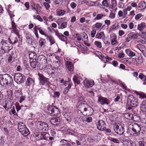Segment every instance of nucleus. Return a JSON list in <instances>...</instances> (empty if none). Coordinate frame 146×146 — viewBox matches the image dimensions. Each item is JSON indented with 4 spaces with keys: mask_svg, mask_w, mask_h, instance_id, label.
I'll return each instance as SVG.
<instances>
[{
    "mask_svg": "<svg viewBox=\"0 0 146 146\" xmlns=\"http://www.w3.org/2000/svg\"><path fill=\"white\" fill-rule=\"evenodd\" d=\"M79 110L83 115L85 116H89L92 115L94 112L93 108L90 106H87L85 104H80L79 106Z\"/></svg>",
    "mask_w": 146,
    "mask_h": 146,
    "instance_id": "1",
    "label": "nucleus"
},
{
    "mask_svg": "<svg viewBox=\"0 0 146 146\" xmlns=\"http://www.w3.org/2000/svg\"><path fill=\"white\" fill-rule=\"evenodd\" d=\"M13 79L10 75L5 74H0V84L2 86L12 84Z\"/></svg>",
    "mask_w": 146,
    "mask_h": 146,
    "instance_id": "2",
    "label": "nucleus"
},
{
    "mask_svg": "<svg viewBox=\"0 0 146 146\" xmlns=\"http://www.w3.org/2000/svg\"><path fill=\"white\" fill-rule=\"evenodd\" d=\"M2 44L0 50V52L1 54H3L5 53H8L12 48H11L10 44L8 42L5 40L3 39L1 42Z\"/></svg>",
    "mask_w": 146,
    "mask_h": 146,
    "instance_id": "3",
    "label": "nucleus"
},
{
    "mask_svg": "<svg viewBox=\"0 0 146 146\" xmlns=\"http://www.w3.org/2000/svg\"><path fill=\"white\" fill-rule=\"evenodd\" d=\"M39 84L40 85L45 86L46 88H49L51 84L49 81V79L46 78L43 74L38 73Z\"/></svg>",
    "mask_w": 146,
    "mask_h": 146,
    "instance_id": "4",
    "label": "nucleus"
},
{
    "mask_svg": "<svg viewBox=\"0 0 146 146\" xmlns=\"http://www.w3.org/2000/svg\"><path fill=\"white\" fill-rule=\"evenodd\" d=\"M17 126L18 131L24 136H27L29 134V130L23 122L19 123Z\"/></svg>",
    "mask_w": 146,
    "mask_h": 146,
    "instance_id": "5",
    "label": "nucleus"
},
{
    "mask_svg": "<svg viewBox=\"0 0 146 146\" xmlns=\"http://www.w3.org/2000/svg\"><path fill=\"white\" fill-rule=\"evenodd\" d=\"M131 127L130 128L131 129L132 133L133 136H137L140 135V132L141 130L140 125L136 123H132Z\"/></svg>",
    "mask_w": 146,
    "mask_h": 146,
    "instance_id": "6",
    "label": "nucleus"
},
{
    "mask_svg": "<svg viewBox=\"0 0 146 146\" xmlns=\"http://www.w3.org/2000/svg\"><path fill=\"white\" fill-rule=\"evenodd\" d=\"M127 102L129 105L132 107H136L138 104L137 100L133 95H129L128 96Z\"/></svg>",
    "mask_w": 146,
    "mask_h": 146,
    "instance_id": "7",
    "label": "nucleus"
},
{
    "mask_svg": "<svg viewBox=\"0 0 146 146\" xmlns=\"http://www.w3.org/2000/svg\"><path fill=\"white\" fill-rule=\"evenodd\" d=\"M14 78L15 81L18 84L23 83L25 80V76L21 73L15 74Z\"/></svg>",
    "mask_w": 146,
    "mask_h": 146,
    "instance_id": "8",
    "label": "nucleus"
},
{
    "mask_svg": "<svg viewBox=\"0 0 146 146\" xmlns=\"http://www.w3.org/2000/svg\"><path fill=\"white\" fill-rule=\"evenodd\" d=\"M47 112L48 115H55L57 114L58 112V109L54 106H49L47 107Z\"/></svg>",
    "mask_w": 146,
    "mask_h": 146,
    "instance_id": "9",
    "label": "nucleus"
},
{
    "mask_svg": "<svg viewBox=\"0 0 146 146\" xmlns=\"http://www.w3.org/2000/svg\"><path fill=\"white\" fill-rule=\"evenodd\" d=\"M113 129L115 133L120 135H122L125 131V129L123 127L116 124L114 125Z\"/></svg>",
    "mask_w": 146,
    "mask_h": 146,
    "instance_id": "10",
    "label": "nucleus"
},
{
    "mask_svg": "<svg viewBox=\"0 0 146 146\" xmlns=\"http://www.w3.org/2000/svg\"><path fill=\"white\" fill-rule=\"evenodd\" d=\"M125 38L124 40L125 42L127 43L129 42L132 39H135L137 38V35L135 34L133 32H131L127 35H125L124 36Z\"/></svg>",
    "mask_w": 146,
    "mask_h": 146,
    "instance_id": "11",
    "label": "nucleus"
},
{
    "mask_svg": "<svg viewBox=\"0 0 146 146\" xmlns=\"http://www.w3.org/2000/svg\"><path fill=\"white\" fill-rule=\"evenodd\" d=\"M96 125L97 128L100 130L102 131L106 129V125L103 120L98 121L96 123Z\"/></svg>",
    "mask_w": 146,
    "mask_h": 146,
    "instance_id": "12",
    "label": "nucleus"
},
{
    "mask_svg": "<svg viewBox=\"0 0 146 146\" xmlns=\"http://www.w3.org/2000/svg\"><path fill=\"white\" fill-rule=\"evenodd\" d=\"M39 128L41 130L46 131L48 130V124L44 122L39 121L38 123Z\"/></svg>",
    "mask_w": 146,
    "mask_h": 146,
    "instance_id": "13",
    "label": "nucleus"
},
{
    "mask_svg": "<svg viewBox=\"0 0 146 146\" xmlns=\"http://www.w3.org/2000/svg\"><path fill=\"white\" fill-rule=\"evenodd\" d=\"M94 84L93 80H90L87 79L84 80L83 82V85L86 88L92 87Z\"/></svg>",
    "mask_w": 146,
    "mask_h": 146,
    "instance_id": "14",
    "label": "nucleus"
},
{
    "mask_svg": "<svg viewBox=\"0 0 146 146\" xmlns=\"http://www.w3.org/2000/svg\"><path fill=\"white\" fill-rule=\"evenodd\" d=\"M65 68L68 71L72 72L74 70V65L70 61H67L65 63Z\"/></svg>",
    "mask_w": 146,
    "mask_h": 146,
    "instance_id": "15",
    "label": "nucleus"
},
{
    "mask_svg": "<svg viewBox=\"0 0 146 146\" xmlns=\"http://www.w3.org/2000/svg\"><path fill=\"white\" fill-rule=\"evenodd\" d=\"M98 101L102 105H108L110 103V100L108 99L103 97H99Z\"/></svg>",
    "mask_w": 146,
    "mask_h": 146,
    "instance_id": "16",
    "label": "nucleus"
},
{
    "mask_svg": "<svg viewBox=\"0 0 146 146\" xmlns=\"http://www.w3.org/2000/svg\"><path fill=\"white\" fill-rule=\"evenodd\" d=\"M49 136V134L46 132H42L38 135V137L39 139L46 140Z\"/></svg>",
    "mask_w": 146,
    "mask_h": 146,
    "instance_id": "17",
    "label": "nucleus"
},
{
    "mask_svg": "<svg viewBox=\"0 0 146 146\" xmlns=\"http://www.w3.org/2000/svg\"><path fill=\"white\" fill-rule=\"evenodd\" d=\"M60 121V118L58 117H53L50 120L51 123L53 125H59Z\"/></svg>",
    "mask_w": 146,
    "mask_h": 146,
    "instance_id": "18",
    "label": "nucleus"
},
{
    "mask_svg": "<svg viewBox=\"0 0 146 146\" xmlns=\"http://www.w3.org/2000/svg\"><path fill=\"white\" fill-rule=\"evenodd\" d=\"M137 48L139 49L144 56H146V48L145 46L141 44H138L137 45Z\"/></svg>",
    "mask_w": 146,
    "mask_h": 146,
    "instance_id": "19",
    "label": "nucleus"
},
{
    "mask_svg": "<svg viewBox=\"0 0 146 146\" xmlns=\"http://www.w3.org/2000/svg\"><path fill=\"white\" fill-rule=\"evenodd\" d=\"M35 79H33L31 78H28L25 82V85L27 86H30L33 85L35 84Z\"/></svg>",
    "mask_w": 146,
    "mask_h": 146,
    "instance_id": "20",
    "label": "nucleus"
},
{
    "mask_svg": "<svg viewBox=\"0 0 146 146\" xmlns=\"http://www.w3.org/2000/svg\"><path fill=\"white\" fill-rule=\"evenodd\" d=\"M117 36L115 34H113L111 35L110 39L112 45H114L117 43Z\"/></svg>",
    "mask_w": 146,
    "mask_h": 146,
    "instance_id": "21",
    "label": "nucleus"
},
{
    "mask_svg": "<svg viewBox=\"0 0 146 146\" xmlns=\"http://www.w3.org/2000/svg\"><path fill=\"white\" fill-rule=\"evenodd\" d=\"M72 113L71 112H68L66 113L64 115V116L67 121L71 122L72 120Z\"/></svg>",
    "mask_w": 146,
    "mask_h": 146,
    "instance_id": "22",
    "label": "nucleus"
},
{
    "mask_svg": "<svg viewBox=\"0 0 146 146\" xmlns=\"http://www.w3.org/2000/svg\"><path fill=\"white\" fill-rule=\"evenodd\" d=\"M137 95L139 96V98L141 99V100H146V95L144 94V93H139L137 91H135L134 92Z\"/></svg>",
    "mask_w": 146,
    "mask_h": 146,
    "instance_id": "23",
    "label": "nucleus"
},
{
    "mask_svg": "<svg viewBox=\"0 0 146 146\" xmlns=\"http://www.w3.org/2000/svg\"><path fill=\"white\" fill-rule=\"evenodd\" d=\"M105 35L103 31L98 32L95 36L96 38L98 39H103L105 38Z\"/></svg>",
    "mask_w": 146,
    "mask_h": 146,
    "instance_id": "24",
    "label": "nucleus"
},
{
    "mask_svg": "<svg viewBox=\"0 0 146 146\" xmlns=\"http://www.w3.org/2000/svg\"><path fill=\"white\" fill-rule=\"evenodd\" d=\"M46 36V39L47 40H49L50 43V45H52L55 43V41L54 38L50 35L48 34Z\"/></svg>",
    "mask_w": 146,
    "mask_h": 146,
    "instance_id": "25",
    "label": "nucleus"
},
{
    "mask_svg": "<svg viewBox=\"0 0 146 146\" xmlns=\"http://www.w3.org/2000/svg\"><path fill=\"white\" fill-rule=\"evenodd\" d=\"M46 43V40L44 39L41 37L40 38L38 41V44L40 46L44 48V47L45 46Z\"/></svg>",
    "mask_w": 146,
    "mask_h": 146,
    "instance_id": "26",
    "label": "nucleus"
},
{
    "mask_svg": "<svg viewBox=\"0 0 146 146\" xmlns=\"http://www.w3.org/2000/svg\"><path fill=\"white\" fill-rule=\"evenodd\" d=\"M56 35L58 36L59 38L64 42H66L67 40V38L66 36L62 35L61 33H56Z\"/></svg>",
    "mask_w": 146,
    "mask_h": 146,
    "instance_id": "27",
    "label": "nucleus"
},
{
    "mask_svg": "<svg viewBox=\"0 0 146 146\" xmlns=\"http://www.w3.org/2000/svg\"><path fill=\"white\" fill-rule=\"evenodd\" d=\"M140 109L143 112L146 111V100H142Z\"/></svg>",
    "mask_w": 146,
    "mask_h": 146,
    "instance_id": "28",
    "label": "nucleus"
},
{
    "mask_svg": "<svg viewBox=\"0 0 146 146\" xmlns=\"http://www.w3.org/2000/svg\"><path fill=\"white\" fill-rule=\"evenodd\" d=\"M7 97L8 100L12 101L13 99L12 95L13 92L10 90H7Z\"/></svg>",
    "mask_w": 146,
    "mask_h": 146,
    "instance_id": "29",
    "label": "nucleus"
},
{
    "mask_svg": "<svg viewBox=\"0 0 146 146\" xmlns=\"http://www.w3.org/2000/svg\"><path fill=\"white\" fill-rule=\"evenodd\" d=\"M31 6L33 9H34L37 11H39L40 10V5L38 4H35L33 3H31Z\"/></svg>",
    "mask_w": 146,
    "mask_h": 146,
    "instance_id": "30",
    "label": "nucleus"
},
{
    "mask_svg": "<svg viewBox=\"0 0 146 146\" xmlns=\"http://www.w3.org/2000/svg\"><path fill=\"white\" fill-rule=\"evenodd\" d=\"M139 78L141 80H143L144 82L143 83V84L144 85H146V76L144 75L142 73H140L138 76Z\"/></svg>",
    "mask_w": 146,
    "mask_h": 146,
    "instance_id": "31",
    "label": "nucleus"
},
{
    "mask_svg": "<svg viewBox=\"0 0 146 146\" xmlns=\"http://www.w3.org/2000/svg\"><path fill=\"white\" fill-rule=\"evenodd\" d=\"M29 57L30 60H36L37 58L36 54L34 52H30L29 54Z\"/></svg>",
    "mask_w": 146,
    "mask_h": 146,
    "instance_id": "32",
    "label": "nucleus"
},
{
    "mask_svg": "<svg viewBox=\"0 0 146 146\" xmlns=\"http://www.w3.org/2000/svg\"><path fill=\"white\" fill-rule=\"evenodd\" d=\"M80 77L76 76H74L73 78V80L74 81V82L75 84L77 83V84H80Z\"/></svg>",
    "mask_w": 146,
    "mask_h": 146,
    "instance_id": "33",
    "label": "nucleus"
},
{
    "mask_svg": "<svg viewBox=\"0 0 146 146\" xmlns=\"http://www.w3.org/2000/svg\"><path fill=\"white\" fill-rule=\"evenodd\" d=\"M145 27V24L143 22H142L140 24H139L137 26V29L140 31L143 30Z\"/></svg>",
    "mask_w": 146,
    "mask_h": 146,
    "instance_id": "34",
    "label": "nucleus"
},
{
    "mask_svg": "<svg viewBox=\"0 0 146 146\" xmlns=\"http://www.w3.org/2000/svg\"><path fill=\"white\" fill-rule=\"evenodd\" d=\"M72 85V82L68 84V86L65 88L63 91V93L64 94H65L68 92L69 90L71 88Z\"/></svg>",
    "mask_w": 146,
    "mask_h": 146,
    "instance_id": "35",
    "label": "nucleus"
},
{
    "mask_svg": "<svg viewBox=\"0 0 146 146\" xmlns=\"http://www.w3.org/2000/svg\"><path fill=\"white\" fill-rule=\"evenodd\" d=\"M30 61L31 66L33 68H35L36 67V63L37 62H37L36 61V59L34 60H30Z\"/></svg>",
    "mask_w": 146,
    "mask_h": 146,
    "instance_id": "36",
    "label": "nucleus"
},
{
    "mask_svg": "<svg viewBox=\"0 0 146 146\" xmlns=\"http://www.w3.org/2000/svg\"><path fill=\"white\" fill-rule=\"evenodd\" d=\"M15 97L16 99H19L21 96L22 92L21 91H16L15 92Z\"/></svg>",
    "mask_w": 146,
    "mask_h": 146,
    "instance_id": "37",
    "label": "nucleus"
},
{
    "mask_svg": "<svg viewBox=\"0 0 146 146\" xmlns=\"http://www.w3.org/2000/svg\"><path fill=\"white\" fill-rule=\"evenodd\" d=\"M132 120H133L135 121H139L141 120L140 117L137 115L133 114Z\"/></svg>",
    "mask_w": 146,
    "mask_h": 146,
    "instance_id": "38",
    "label": "nucleus"
},
{
    "mask_svg": "<svg viewBox=\"0 0 146 146\" xmlns=\"http://www.w3.org/2000/svg\"><path fill=\"white\" fill-rule=\"evenodd\" d=\"M125 52L129 56H133L135 55V53L133 52L128 49L125 50Z\"/></svg>",
    "mask_w": 146,
    "mask_h": 146,
    "instance_id": "39",
    "label": "nucleus"
},
{
    "mask_svg": "<svg viewBox=\"0 0 146 146\" xmlns=\"http://www.w3.org/2000/svg\"><path fill=\"white\" fill-rule=\"evenodd\" d=\"M133 114L129 113L124 114V117L125 118L131 120Z\"/></svg>",
    "mask_w": 146,
    "mask_h": 146,
    "instance_id": "40",
    "label": "nucleus"
},
{
    "mask_svg": "<svg viewBox=\"0 0 146 146\" xmlns=\"http://www.w3.org/2000/svg\"><path fill=\"white\" fill-rule=\"evenodd\" d=\"M82 35H83L82 38V40H83L84 42H87L88 40V38L87 34L85 33H84Z\"/></svg>",
    "mask_w": 146,
    "mask_h": 146,
    "instance_id": "41",
    "label": "nucleus"
},
{
    "mask_svg": "<svg viewBox=\"0 0 146 146\" xmlns=\"http://www.w3.org/2000/svg\"><path fill=\"white\" fill-rule=\"evenodd\" d=\"M12 29L13 31V33L15 34L17 36H18L19 38H20V35L19 31L18 30L17 28V27H16L12 28Z\"/></svg>",
    "mask_w": 146,
    "mask_h": 146,
    "instance_id": "42",
    "label": "nucleus"
},
{
    "mask_svg": "<svg viewBox=\"0 0 146 146\" xmlns=\"http://www.w3.org/2000/svg\"><path fill=\"white\" fill-rule=\"evenodd\" d=\"M146 6V3L145 1H141L139 4L138 7L140 8H145Z\"/></svg>",
    "mask_w": 146,
    "mask_h": 146,
    "instance_id": "43",
    "label": "nucleus"
},
{
    "mask_svg": "<svg viewBox=\"0 0 146 146\" xmlns=\"http://www.w3.org/2000/svg\"><path fill=\"white\" fill-rule=\"evenodd\" d=\"M127 146H136L135 143L131 140L126 141Z\"/></svg>",
    "mask_w": 146,
    "mask_h": 146,
    "instance_id": "44",
    "label": "nucleus"
},
{
    "mask_svg": "<svg viewBox=\"0 0 146 146\" xmlns=\"http://www.w3.org/2000/svg\"><path fill=\"white\" fill-rule=\"evenodd\" d=\"M49 56L50 57L52 58V56L54 57L55 58L58 60V62L60 63V58L59 56H56L55 54H50Z\"/></svg>",
    "mask_w": 146,
    "mask_h": 146,
    "instance_id": "45",
    "label": "nucleus"
},
{
    "mask_svg": "<svg viewBox=\"0 0 146 146\" xmlns=\"http://www.w3.org/2000/svg\"><path fill=\"white\" fill-rule=\"evenodd\" d=\"M94 45L97 47L101 48L102 47V45L101 43L99 41H96L94 43Z\"/></svg>",
    "mask_w": 146,
    "mask_h": 146,
    "instance_id": "46",
    "label": "nucleus"
},
{
    "mask_svg": "<svg viewBox=\"0 0 146 146\" xmlns=\"http://www.w3.org/2000/svg\"><path fill=\"white\" fill-rule=\"evenodd\" d=\"M38 29L39 33L42 35H44L46 37V35H48L47 34H46L45 33L44 31L42 29H41V27L38 28Z\"/></svg>",
    "mask_w": 146,
    "mask_h": 146,
    "instance_id": "47",
    "label": "nucleus"
},
{
    "mask_svg": "<svg viewBox=\"0 0 146 146\" xmlns=\"http://www.w3.org/2000/svg\"><path fill=\"white\" fill-rule=\"evenodd\" d=\"M67 134L69 135H74V131L72 130L71 129H68L66 133Z\"/></svg>",
    "mask_w": 146,
    "mask_h": 146,
    "instance_id": "48",
    "label": "nucleus"
},
{
    "mask_svg": "<svg viewBox=\"0 0 146 146\" xmlns=\"http://www.w3.org/2000/svg\"><path fill=\"white\" fill-rule=\"evenodd\" d=\"M96 32V30L93 28V29L91 33V36L92 38H94L95 37Z\"/></svg>",
    "mask_w": 146,
    "mask_h": 146,
    "instance_id": "49",
    "label": "nucleus"
},
{
    "mask_svg": "<svg viewBox=\"0 0 146 146\" xmlns=\"http://www.w3.org/2000/svg\"><path fill=\"white\" fill-rule=\"evenodd\" d=\"M106 57L104 56L102 54L99 58L102 61H104L105 63H106L108 62V60L106 59Z\"/></svg>",
    "mask_w": 146,
    "mask_h": 146,
    "instance_id": "50",
    "label": "nucleus"
},
{
    "mask_svg": "<svg viewBox=\"0 0 146 146\" xmlns=\"http://www.w3.org/2000/svg\"><path fill=\"white\" fill-rule=\"evenodd\" d=\"M119 82L117 81H115L112 80H111V83L113 84V85H115V86L119 84H120L119 83Z\"/></svg>",
    "mask_w": 146,
    "mask_h": 146,
    "instance_id": "51",
    "label": "nucleus"
},
{
    "mask_svg": "<svg viewBox=\"0 0 146 146\" xmlns=\"http://www.w3.org/2000/svg\"><path fill=\"white\" fill-rule=\"evenodd\" d=\"M111 1L112 7H115L117 5L116 1V0H111Z\"/></svg>",
    "mask_w": 146,
    "mask_h": 146,
    "instance_id": "52",
    "label": "nucleus"
},
{
    "mask_svg": "<svg viewBox=\"0 0 146 146\" xmlns=\"http://www.w3.org/2000/svg\"><path fill=\"white\" fill-rule=\"evenodd\" d=\"M110 140L115 143H120L119 140L113 138H111Z\"/></svg>",
    "mask_w": 146,
    "mask_h": 146,
    "instance_id": "53",
    "label": "nucleus"
},
{
    "mask_svg": "<svg viewBox=\"0 0 146 146\" xmlns=\"http://www.w3.org/2000/svg\"><path fill=\"white\" fill-rule=\"evenodd\" d=\"M11 112H12V114H14L15 115H17V114L16 113V111L15 109V108L14 106H13L11 110L9 112L11 113Z\"/></svg>",
    "mask_w": 146,
    "mask_h": 146,
    "instance_id": "54",
    "label": "nucleus"
},
{
    "mask_svg": "<svg viewBox=\"0 0 146 146\" xmlns=\"http://www.w3.org/2000/svg\"><path fill=\"white\" fill-rule=\"evenodd\" d=\"M102 24L101 23H96L95 25V27L97 29H100L102 26Z\"/></svg>",
    "mask_w": 146,
    "mask_h": 146,
    "instance_id": "55",
    "label": "nucleus"
},
{
    "mask_svg": "<svg viewBox=\"0 0 146 146\" xmlns=\"http://www.w3.org/2000/svg\"><path fill=\"white\" fill-rule=\"evenodd\" d=\"M103 5L107 7H109V5L106 0H104L102 2Z\"/></svg>",
    "mask_w": 146,
    "mask_h": 146,
    "instance_id": "56",
    "label": "nucleus"
},
{
    "mask_svg": "<svg viewBox=\"0 0 146 146\" xmlns=\"http://www.w3.org/2000/svg\"><path fill=\"white\" fill-rule=\"evenodd\" d=\"M119 83L120 84L121 87H122L123 88L125 89V90L126 88H127V87L125 85L124 83H122L120 81H119Z\"/></svg>",
    "mask_w": 146,
    "mask_h": 146,
    "instance_id": "57",
    "label": "nucleus"
},
{
    "mask_svg": "<svg viewBox=\"0 0 146 146\" xmlns=\"http://www.w3.org/2000/svg\"><path fill=\"white\" fill-rule=\"evenodd\" d=\"M67 26V23L66 22H65L63 23H62L61 25V28L62 29H63L65 28Z\"/></svg>",
    "mask_w": 146,
    "mask_h": 146,
    "instance_id": "58",
    "label": "nucleus"
},
{
    "mask_svg": "<svg viewBox=\"0 0 146 146\" xmlns=\"http://www.w3.org/2000/svg\"><path fill=\"white\" fill-rule=\"evenodd\" d=\"M49 4V3H47L46 2H44V4H43L45 6L46 9L47 10L50 7V5Z\"/></svg>",
    "mask_w": 146,
    "mask_h": 146,
    "instance_id": "59",
    "label": "nucleus"
},
{
    "mask_svg": "<svg viewBox=\"0 0 146 146\" xmlns=\"http://www.w3.org/2000/svg\"><path fill=\"white\" fill-rule=\"evenodd\" d=\"M16 109L17 111H18L21 108V107L19 106V104L18 103H16L15 105Z\"/></svg>",
    "mask_w": 146,
    "mask_h": 146,
    "instance_id": "60",
    "label": "nucleus"
},
{
    "mask_svg": "<svg viewBox=\"0 0 146 146\" xmlns=\"http://www.w3.org/2000/svg\"><path fill=\"white\" fill-rule=\"evenodd\" d=\"M26 38L27 40V41H28V43H30V42H32V39L30 36H26Z\"/></svg>",
    "mask_w": 146,
    "mask_h": 146,
    "instance_id": "61",
    "label": "nucleus"
},
{
    "mask_svg": "<svg viewBox=\"0 0 146 146\" xmlns=\"http://www.w3.org/2000/svg\"><path fill=\"white\" fill-rule=\"evenodd\" d=\"M26 97L25 96H21L20 97V99L19 100V102L20 103H21L23 101H24L25 98Z\"/></svg>",
    "mask_w": 146,
    "mask_h": 146,
    "instance_id": "62",
    "label": "nucleus"
},
{
    "mask_svg": "<svg viewBox=\"0 0 146 146\" xmlns=\"http://www.w3.org/2000/svg\"><path fill=\"white\" fill-rule=\"evenodd\" d=\"M95 54L99 58L103 54L100 52L99 51H96Z\"/></svg>",
    "mask_w": 146,
    "mask_h": 146,
    "instance_id": "63",
    "label": "nucleus"
},
{
    "mask_svg": "<svg viewBox=\"0 0 146 146\" xmlns=\"http://www.w3.org/2000/svg\"><path fill=\"white\" fill-rule=\"evenodd\" d=\"M65 13V11L62 10H61L58 12V14L59 15H62Z\"/></svg>",
    "mask_w": 146,
    "mask_h": 146,
    "instance_id": "64",
    "label": "nucleus"
}]
</instances>
